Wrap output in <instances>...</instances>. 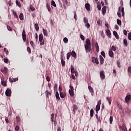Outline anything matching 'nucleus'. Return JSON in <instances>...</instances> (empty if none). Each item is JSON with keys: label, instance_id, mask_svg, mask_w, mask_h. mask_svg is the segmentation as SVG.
Returning <instances> with one entry per match:
<instances>
[{"label": "nucleus", "instance_id": "1", "mask_svg": "<svg viewBox=\"0 0 131 131\" xmlns=\"http://www.w3.org/2000/svg\"><path fill=\"white\" fill-rule=\"evenodd\" d=\"M85 42L84 48L86 53L92 52V43H91V40L89 39H86Z\"/></svg>", "mask_w": 131, "mask_h": 131}, {"label": "nucleus", "instance_id": "2", "mask_svg": "<svg viewBox=\"0 0 131 131\" xmlns=\"http://www.w3.org/2000/svg\"><path fill=\"white\" fill-rule=\"evenodd\" d=\"M5 95L7 97H11L12 96V91L11 89L8 88L5 92Z\"/></svg>", "mask_w": 131, "mask_h": 131}, {"label": "nucleus", "instance_id": "3", "mask_svg": "<svg viewBox=\"0 0 131 131\" xmlns=\"http://www.w3.org/2000/svg\"><path fill=\"white\" fill-rule=\"evenodd\" d=\"M105 72L104 71H101L100 73V77L102 80L105 79Z\"/></svg>", "mask_w": 131, "mask_h": 131}, {"label": "nucleus", "instance_id": "4", "mask_svg": "<svg viewBox=\"0 0 131 131\" xmlns=\"http://www.w3.org/2000/svg\"><path fill=\"white\" fill-rule=\"evenodd\" d=\"M22 37L24 41H26V32H25V30H23Z\"/></svg>", "mask_w": 131, "mask_h": 131}, {"label": "nucleus", "instance_id": "5", "mask_svg": "<svg viewBox=\"0 0 131 131\" xmlns=\"http://www.w3.org/2000/svg\"><path fill=\"white\" fill-rule=\"evenodd\" d=\"M126 103H128L130 101H131V95H127L125 98Z\"/></svg>", "mask_w": 131, "mask_h": 131}, {"label": "nucleus", "instance_id": "6", "mask_svg": "<svg viewBox=\"0 0 131 131\" xmlns=\"http://www.w3.org/2000/svg\"><path fill=\"white\" fill-rule=\"evenodd\" d=\"M92 62L93 63H95L96 64H99V60H98V58H96L95 57H92Z\"/></svg>", "mask_w": 131, "mask_h": 131}, {"label": "nucleus", "instance_id": "7", "mask_svg": "<svg viewBox=\"0 0 131 131\" xmlns=\"http://www.w3.org/2000/svg\"><path fill=\"white\" fill-rule=\"evenodd\" d=\"M99 58L100 65H103V64H104V58H103L102 55H100Z\"/></svg>", "mask_w": 131, "mask_h": 131}, {"label": "nucleus", "instance_id": "8", "mask_svg": "<svg viewBox=\"0 0 131 131\" xmlns=\"http://www.w3.org/2000/svg\"><path fill=\"white\" fill-rule=\"evenodd\" d=\"M59 94H60V98H61V99H64V98H65V97H66L67 96L66 93L65 92L64 93L60 92Z\"/></svg>", "mask_w": 131, "mask_h": 131}, {"label": "nucleus", "instance_id": "9", "mask_svg": "<svg viewBox=\"0 0 131 131\" xmlns=\"http://www.w3.org/2000/svg\"><path fill=\"white\" fill-rule=\"evenodd\" d=\"M85 8L87 11H90L91 10V5L89 3H86L85 5Z\"/></svg>", "mask_w": 131, "mask_h": 131}, {"label": "nucleus", "instance_id": "10", "mask_svg": "<svg viewBox=\"0 0 131 131\" xmlns=\"http://www.w3.org/2000/svg\"><path fill=\"white\" fill-rule=\"evenodd\" d=\"M45 94H46V97L48 99H49V95L52 96V93H51V92H49V90H46Z\"/></svg>", "mask_w": 131, "mask_h": 131}, {"label": "nucleus", "instance_id": "11", "mask_svg": "<svg viewBox=\"0 0 131 131\" xmlns=\"http://www.w3.org/2000/svg\"><path fill=\"white\" fill-rule=\"evenodd\" d=\"M108 55L111 58H113V57H114V53H113V51H112V50H109Z\"/></svg>", "mask_w": 131, "mask_h": 131}, {"label": "nucleus", "instance_id": "12", "mask_svg": "<svg viewBox=\"0 0 131 131\" xmlns=\"http://www.w3.org/2000/svg\"><path fill=\"white\" fill-rule=\"evenodd\" d=\"M88 89H89L90 93H91L92 96H94V89H93V88H92L91 86H89Z\"/></svg>", "mask_w": 131, "mask_h": 131}, {"label": "nucleus", "instance_id": "13", "mask_svg": "<svg viewBox=\"0 0 131 131\" xmlns=\"http://www.w3.org/2000/svg\"><path fill=\"white\" fill-rule=\"evenodd\" d=\"M113 34H114V36H115V37L117 39H119V36H118V34L117 33V32L114 31L113 32Z\"/></svg>", "mask_w": 131, "mask_h": 131}, {"label": "nucleus", "instance_id": "14", "mask_svg": "<svg viewBox=\"0 0 131 131\" xmlns=\"http://www.w3.org/2000/svg\"><path fill=\"white\" fill-rule=\"evenodd\" d=\"M42 31L44 36H48L49 35V34H48V31H47V30L43 28Z\"/></svg>", "mask_w": 131, "mask_h": 131}, {"label": "nucleus", "instance_id": "15", "mask_svg": "<svg viewBox=\"0 0 131 131\" xmlns=\"http://www.w3.org/2000/svg\"><path fill=\"white\" fill-rule=\"evenodd\" d=\"M34 27L36 31H38V30H39V27L38 26V24L37 23L35 24Z\"/></svg>", "mask_w": 131, "mask_h": 131}, {"label": "nucleus", "instance_id": "16", "mask_svg": "<svg viewBox=\"0 0 131 131\" xmlns=\"http://www.w3.org/2000/svg\"><path fill=\"white\" fill-rule=\"evenodd\" d=\"M105 99L106 101L108 102L109 105H111V103L112 102V101H111V97H106Z\"/></svg>", "mask_w": 131, "mask_h": 131}, {"label": "nucleus", "instance_id": "17", "mask_svg": "<svg viewBox=\"0 0 131 131\" xmlns=\"http://www.w3.org/2000/svg\"><path fill=\"white\" fill-rule=\"evenodd\" d=\"M71 55L72 56V57H74V58H76V53L75 51H72L71 53Z\"/></svg>", "mask_w": 131, "mask_h": 131}, {"label": "nucleus", "instance_id": "18", "mask_svg": "<svg viewBox=\"0 0 131 131\" xmlns=\"http://www.w3.org/2000/svg\"><path fill=\"white\" fill-rule=\"evenodd\" d=\"M69 94L71 97H73L74 96V90H69Z\"/></svg>", "mask_w": 131, "mask_h": 131}, {"label": "nucleus", "instance_id": "19", "mask_svg": "<svg viewBox=\"0 0 131 131\" xmlns=\"http://www.w3.org/2000/svg\"><path fill=\"white\" fill-rule=\"evenodd\" d=\"M76 71H75V70H74V67H73V66H71V73H72L73 74H74V72H76Z\"/></svg>", "mask_w": 131, "mask_h": 131}, {"label": "nucleus", "instance_id": "20", "mask_svg": "<svg viewBox=\"0 0 131 131\" xmlns=\"http://www.w3.org/2000/svg\"><path fill=\"white\" fill-rule=\"evenodd\" d=\"M43 40V35L42 33L39 35V41Z\"/></svg>", "mask_w": 131, "mask_h": 131}, {"label": "nucleus", "instance_id": "21", "mask_svg": "<svg viewBox=\"0 0 131 131\" xmlns=\"http://www.w3.org/2000/svg\"><path fill=\"white\" fill-rule=\"evenodd\" d=\"M46 7L48 10V12H51V6H50V4L49 3H47Z\"/></svg>", "mask_w": 131, "mask_h": 131}, {"label": "nucleus", "instance_id": "22", "mask_svg": "<svg viewBox=\"0 0 131 131\" xmlns=\"http://www.w3.org/2000/svg\"><path fill=\"white\" fill-rule=\"evenodd\" d=\"M107 10V7H106V6H104L102 9V12L103 14H105V13H106V11Z\"/></svg>", "mask_w": 131, "mask_h": 131}, {"label": "nucleus", "instance_id": "23", "mask_svg": "<svg viewBox=\"0 0 131 131\" xmlns=\"http://www.w3.org/2000/svg\"><path fill=\"white\" fill-rule=\"evenodd\" d=\"M1 84H2L3 86H7V82H6V81H4V80L1 81Z\"/></svg>", "mask_w": 131, "mask_h": 131}, {"label": "nucleus", "instance_id": "24", "mask_svg": "<svg viewBox=\"0 0 131 131\" xmlns=\"http://www.w3.org/2000/svg\"><path fill=\"white\" fill-rule=\"evenodd\" d=\"M55 97L58 100H60V96L59 95V92L57 91L55 93Z\"/></svg>", "mask_w": 131, "mask_h": 131}, {"label": "nucleus", "instance_id": "25", "mask_svg": "<svg viewBox=\"0 0 131 131\" xmlns=\"http://www.w3.org/2000/svg\"><path fill=\"white\" fill-rule=\"evenodd\" d=\"M51 6H53L55 8H56L57 7V6L56 5V3H55V1H54L53 0L51 1Z\"/></svg>", "mask_w": 131, "mask_h": 131}, {"label": "nucleus", "instance_id": "26", "mask_svg": "<svg viewBox=\"0 0 131 131\" xmlns=\"http://www.w3.org/2000/svg\"><path fill=\"white\" fill-rule=\"evenodd\" d=\"M70 57H71V53L69 52L67 54V60H69V59H70Z\"/></svg>", "mask_w": 131, "mask_h": 131}, {"label": "nucleus", "instance_id": "27", "mask_svg": "<svg viewBox=\"0 0 131 131\" xmlns=\"http://www.w3.org/2000/svg\"><path fill=\"white\" fill-rule=\"evenodd\" d=\"M123 43L125 47H127V40L126 39V38L123 39Z\"/></svg>", "mask_w": 131, "mask_h": 131}, {"label": "nucleus", "instance_id": "28", "mask_svg": "<svg viewBox=\"0 0 131 131\" xmlns=\"http://www.w3.org/2000/svg\"><path fill=\"white\" fill-rule=\"evenodd\" d=\"M16 4L19 8H21V3H20V2H19V1L16 0Z\"/></svg>", "mask_w": 131, "mask_h": 131}, {"label": "nucleus", "instance_id": "29", "mask_svg": "<svg viewBox=\"0 0 131 131\" xmlns=\"http://www.w3.org/2000/svg\"><path fill=\"white\" fill-rule=\"evenodd\" d=\"M90 116L93 117L94 116V109L92 108L90 111Z\"/></svg>", "mask_w": 131, "mask_h": 131}, {"label": "nucleus", "instance_id": "30", "mask_svg": "<svg viewBox=\"0 0 131 131\" xmlns=\"http://www.w3.org/2000/svg\"><path fill=\"white\" fill-rule=\"evenodd\" d=\"M100 105H96L95 109L97 113H98V111H100Z\"/></svg>", "mask_w": 131, "mask_h": 131}, {"label": "nucleus", "instance_id": "31", "mask_svg": "<svg viewBox=\"0 0 131 131\" xmlns=\"http://www.w3.org/2000/svg\"><path fill=\"white\" fill-rule=\"evenodd\" d=\"M95 48L96 49V51L97 52H99V51H100L99 49V45H98V43H96L95 45Z\"/></svg>", "mask_w": 131, "mask_h": 131}, {"label": "nucleus", "instance_id": "32", "mask_svg": "<svg viewBox=\"0 0 131 131\" xmlns=\"http://www.w3.org/2000/svg\"><path fill=\"white\" fill-rule=\"evenodd\" d=\"M116 49L117 48L115 46H112L111 49L110 50H111L112 51H114V52H115V51H116Z\"/></svg>", "mask_w": 131, "mask_h": 131}, {"label": "nucleus", "instance_id": "33", "mask_svg": "<svg viewBox=\"0 0 131 131\" xmlns=\"http://www.w3.org/2000/svg\"><path fill=\"white\" fill-rule=\"evenodd\" d=\"M113 122V116H111L110 117V124H112Z\"/></svg>", "mask_w": 131, "mask_h": 131}, {"label": "nucleus", "instance_id": "34", "mask_svg": "<svg viewBox=\"0 0 131 131\" xmlns=\"http://www.w3.org/2000/svg\"><path fill=\"white\" fill-rule=\"evenodd\" d=\"M40 42V46H43V45H45V40H39V41Z\"/></svg>", "mask_w": 131, "mask_h": 131}, {"label": "nucleus", "instance_id": "35", "mask_svg": "<svg viewBox=\"0 0 131 131\" xmlns=\"http://www.w3.org/2000/svg\"><path fill=\"white\" fill-rule=\"evenodd\" d=\"M51 121H52V122H54V117H55V115H54V114H52L51 115Z\"/></svg>", "mask_w": 131, "mask_h": 131}, {"label": "nucleus", "instance_id": "36", "mask_svg": "<svg viewBox=\"0 0 131 131\" xmlns=\"http://www.w3.org/2000/svg\"><path fill=\"white\" fill-rule=\"evenodd\" d=\"M4 52H5V54H6V55H9V51H8V49H7V48H4Z\"/></svg>", "mask_w": 131, "mask_h": 131}, {"label": "nucleus", "instance_id": "37", "mask_svg": "<svg viewBox=\"0 0 131 131\" xmlns=\"http://www.w3.org/2000/svg\"><path fill=\"white\" fill-rule=\"evenodd\" d=\"M120 7L119 8V11L117 13L118 17H121V14L120 13Z\"/></svg>", "mask_w": 131, "mask_h": 131}, {"label": "nucleus", "instance_id": "38", "mask_svg": "<svg viewBox=\"0 0 131 131\" xmlns=\"http://www.w3.org/2000/svg\"><path fill=\"white\" fill-rule=\"evenodd\" d=\"M121 12H122V16L124 17V8L122 7L121 8Z\"/></svg>", "mask_w": 131, "mask_h": 131}, {"label": "nucleus", "instance_id": "39", "mask_svg": "<svg viewBox=\"0 0 131 131\" xmlns=\"http://www.w3.org/2000/svg\"><path fill=\"white\" fill-rule=\"evenodd\" d=\"M97 24L98 25V26H101V25H102V21L99 20L97 21Z\"/></svg>", "mask_w": 131, "mask_h": 131}, {"label": "nucleus", "instance_id": "40", "mask_svg": "<svg viewBox=\"0 0 131 131\" xmlns=\"http://www.w3.org/2000/svg\"><path fill=\"white\" fill-rule=\"evenodd\" d=\"M106 33L108 36H110L111 35V32L109 30H106Z\"/></svg>", "mask_w": 131, "mask_h": 131}, {"label": "nucleus", "instance_id": "41", "mask_svg": "<svg viewBox=\"0 0 131 131\" xmlns=\"http://www.w3.org/2000/svg\"><path fill=\"white\" fill-rule=\"evenodd\" d=\"M117 23L118 25H121V20L119 19H117Z\"/></svg>", "mask_w": 131, "mask_h": 131}, {"label": "nucleus", "instance_id": "42", "mask_svg": "<svg viewBox=\"0 0 131 131\" xmlns=\"http://www.w3.org/2000/svg\"><path fill=\"white\" fill-rule=\"evenodd\" d=\"M63 41L65 43H67L68 42V38H67V37H64L63 38Z\"/></svg>", "mask_w": 131, "mask_h": 131}, {"label": "nucleus", "instance_id": "43", "mask_svg": "<svg viewBox=\"0 0 131 131\" xmlns=\"http://www.w3.org/2000/svg\"><path fill=\"white\" fill-rule=\"evenodd\" d=\"M4 62L6 64H8V63H9V59L8 58H4Z\"/></svg>", "mask_w": 131, "mask_h": 131}, {"label": "nucleus", "instance_id": "44", "mask_svg": "<svg viewBox=\"0 0 131 131\" xmlns=\"http://www.w3.org/2000/svg\"><path fill=\"white\" fill-rule=\"evenodd\" d=\"M84 23H89V19H88L87 17L84 18Z\"/></svg>", "mask_w": 131, "mask_h": 131}, {"label": "nucleus", "instance_id": "45", "mask_svg": "<svg viewBox=\"0 0 131 131\" xmlns=\"http://www.w3.org/2000/svg\"><path fill=\"white\" fill-rule=\"evenodd\" d=\"M73 111L74 112H75V110H77L78 108H77V106L76 105H74V107H73Z\"/></svg>", "mask_w": 131, "mask_h": 131}, {"label": "nucleus", "instance_id": "46", "mask_svg": "<svg viewBox=\"0 0 131 131\" xmlns=\"http://www.w3.org/2000/svg\"><path fill=\"white\" fill-rule=\"evenodd\" d=\"M85 27H86V28H90V27H91V25H90L89 23H87L85 24Z\"/></svg>", "mask_w": 131, "mask_h": 131}, {"label": "nucleus", "instance_id": "47", "mask_svg": "<svg viewBox=\"0 0 131 131\" xmlns=\"http://www.w3.org/2000/svg\"><path fill=\"white\" fill-rule=\"evenodd\" d=\"M7 29H8L9 31H12L13 30V29L11 28L9 26H7Z\"/></svg>", "mask_w": 131, "mask_h": 131}, {"label": "nucleus", "instance_id": "48", "mask_svg": "<svg viewBox=\"0 0 131 131\" xmlns=\"http://www.w3.org/2000/svg\"><path fill=\"white\" fill-rule=\"evenodd\" d=\"M101 55L103 56V57H104V58H106V56L105 55V52L102 51L101 52Z\"/></svg>", "mask_w": 131, "mask_h": 131}, {"label": "nucleus", "instance_id": "49", "mask_svg": "<svg viewBox=\"0 0 131 131\" xmlns=\"http://www.w3.org/2000/svg\"><path fill=\"white\" fill-rule=\"evenodd\" d=\"M4 71H5V73L7 74V73H8V68H7V67H4Z\"/></svg>", "mask_w": 131, "mask_h": 131}, {"label": "nucleus", "instance_id": "50", "mask_svg": "<svg viewBox=\"0 0 131 131\" xmlns=\"http://www.w3.org/2000/svg\"><path fill=\"white\" fill-rule=\"evenodd\" d=\"M30 45L32 47V48H34V42H33V41H30Z\"/></svg>", "mask_w": 131, "mask_h": 131}, {"label": "nucleus", "instance_id": "51", "mask_svg": "<svg viewBox=\"0 0 131 131\" xmlns=\"http://www.w3.org/2000/svg\"><path fill=\"white\" fill-rule=\"evenodd\" d=\"M8 5L10 6V7L13 5V3H12V0H9Z\"/></svg>", "mask_w": 131, "mask_h": 131}, {"label": "nucleus", "instance_id": "52", "mask_svg": "<svg viewBox=\"0 0 131 131\" xmlns=\"http://www.w3.org/2000/svg\"><path fill=\"white\" fill-rule=\"evenodd\" d=\"M62 66H65V61L63 60H61Z\"/></svg>", "mask_w": 131, "mask_h": 131}, {"label": "nucleus", "instance_id": "53", "mask_svg": "<svg viewBox=\"0 0 131 131\" xmlns=\"http://www.w3.org/2000/svg\"><path fill=\"white\" fill-rule=\"evenodd\" d=\"M27 52L30 53V54H31V49L30 48V47H27Z\"/></svg>", "mask_w": 131, "mask_h": 131}, {"label": "nucleus", "instance_id": "54", "mask_svg": "<svg viewBox=\"0 0 131 131\" xmlns=\"http://www.w3.org/2000/svg\"><path fill=\"white\" fill-rule=\"evenodd\" d=\"M128 73H130V74H131V66L128 68Z\"/></svg>", "mask_w": 131, "mask_h": 131}, {"label": "nucleus", "instance_id": "55", "mask_svg": "<svg viewBox=\"0 0 131 131\" xmlns=\"http://www.w3.org/2000/svg\"><path fill=\"white\" fill-rule=\"evenodd\" d=\"M80 38L81 39H82V40H84V36H83V35H80Z\"/></svg>", "mask_w": 131, "mask_h": 131}, {"label": "nucleus", "instance_id": "56", "mask_svg": "<svg viewBox=\"0 0 131 131\" xmlns=\"http://www.w3.org/2000/svg\"><path fill=\"white\" fill-rule=\"evenodd\" d=\"M101 104H102V101L101 100H99L97 105H98V106H101Z\"/></svg>", "mask_w": 131, "mask_h": 131}, {"label": "nucleus", "instance_id": "57", "mask_svg": "<svg viewBox=\"0 0 131 131\" xmlns=\"http://www.w3.org/2000/svg\"><path fill=\"white\" fill-rule=\"evenodd\" d=\"M117 66H118V67H119V68H120V67H121V66L120 65V62H119V61H117Z\"/></svg>", "mask_w": 131, "mask_h": 131}, {"label": "nucleus", "instance_id": "58", "mask_svg": "<svg viewBox=\"0 0 131 131\" xmlns=\"http://www.w3.org/2000/svg\"><path fill=\"white\" fill-rule=\"evenodd\" d=\"M128 38L129 40H131V33H128Z\"/></svg>", "mask_w": 131, "mask_h": 131}, {"label": "nucleus", "instance_id": "59", "mask_svg": "<svg viewBox=\"0 0 131 131\" xmlns=\"http://www.w3.org/2000/svg\"><path fill=\"white\" fill-rule=\"evenodd\" d=\"M15 129L16 131H18V130H19V129H20V127H19L18 126H16L15 128Z\"/></svg>", "mask_w": 131, "mask_h": 131}, {"label": "nucleus", "instance_id": "60", "mask_svg": "<svg viewBox=\"0 0 131 131\" xmlns=\"http://www.w3.org/2000/svg\"><path fill=\"white\" fill-rule=\"evenodd\" d=\"M58 89V85H57V83H55L54 84V90H57Z\"/></svg>", "mask_w": 131, "mask_h": 131}, {"label": "nucleus", "instance_id": "61", "mask_svg": "<svg viewBox=\"0 0 131 131\" xmlns=\"http://www.w3.org/2000/svg\"><path fill=\"white\" fill-rule=\"evenodd\" d=\"M58 91L59 92H60V93H61V92L62 91V87L61 86V85H59L58 88Z\"/></svg>", "mask_w": 131, "mask_h": 131}, {"label": "nucleus", "instance_id": "62", "mask_svg": "<svg viewBox=\"0 0 131 131\" xmlns=\"http://www.w3.org/2000/svg\"><path fill=\"white\" fill-rule=\"evenodd\" d=\"M30 9L31 10V11H34L35 10V8H34V7H33V6H31Z\"/></svg>", "mask_w": 131, "mask_h": 131}, {"label": "nucleus", "instance_id": "63", "mask_svg": "<svg viewBox=\"0 0 131 131\" xmlns=\"http://www.w3.org/2000/svg\"><path fill=\"white\" fill-rule=\"evenodd\" d=\"M123 33H124V35H127V31H126V30H124Z\"/></svg>", "mask_w": 131, "mask_h": 131}, {"label": "nucleus", "instance_id": "64", "mask_svg": "<svg viewBox=\"0 0 131 131\" xmlns=\"http://www.w3.org/2000/svg\"><path fill=\"white\" fill-rule=\"evenodd\" d=\"M46 80H47V81H50L51 79L50 78V77H49V76H47V77H46Z\"/></svg>", "mask_w": 131, "mask_h": 131}]
</instances>
